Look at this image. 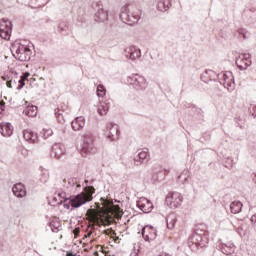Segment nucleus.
I'll use <instances>...</instances> for the list:
<instances>
[{
  "label": "nucleus",
  "mask_w": 256,
  "mask_h": 256,
  "mask_svg": "<svg viewBox=\"0 0 256 256\" xmlns=\"http://www.w3.org/2000/svg\"><path fill=\"white\" fill-rule=\"evenodd\" d=\"M86 215H88L91 219H95V210L93 209L87 210Z\"/></svg>",
  "instance_id": "a19ab883"
},
{
  "label": "nucleus",
  "mask_w": 256,
  "mask_h": 256,
  "mask_svg": "<svg viewBox=\"0 0 256 256\" xmlns=\"http://www.w3.org/2000/svg\"><path fill=\"white\" fill-rule=\"evenodd\" d=\"M41 135L43 139H48V137H51V135H53V130L51 128L43 129Z\"/></svg>",
  "instance_id": "e433bc0d"
},
{
  "label": "nucleus",
  "mask_w": 256,
  "mask_h": 256,
  "mask_svg": "<svg viewBox=\"0 0 256 256\" xmlns=\"http://www.w3.org/2000/svg\"><path fill=\"white\" fill-rule=\"evenodd\" d=\"M166 223H167V229H170V230L175 229V225L177 223V215L174 213L169 214L166 217Z\"/></svg>",
  "instance_id": "a878e982"
},
{
  "label": "nucleus",
  "mask_w": 256,
  "mask_h": 256,
  "mask_svg": "<svg viewBox=\"0 0 256 256\" xmlns=\"http://www.w3.org/2000/svg\"><path fill=\"white\" fill-rule=\"evenodd\" d=\"M252 179L256 183V174H254V177Z\"/></svg>",
  "instance_id": "8fccbe9b"
},
{
  "label": "nucleus",
  "mask_w": 256,
  "mask_h": 256,
  "mask_svg": "<svg viewBox=\"0 0 256 256\" xmlns=\"http://www.w3.org/2000/svg\"><path fill=\"white\" fill-rule=\"evenodd\" d=\"M93 193H95V188H90L86 192H81L75 196L66 198L65 192H62L58 194V197L60 198L59 203H65V209H69V207H71V210L73 211V209H79V207H83V205L89 203V201H93Z\"/></svg>",
  "instance_id": "f257e3e1"
},
{
  "label": "nucleus",
  "mask_w": 256,
  "mask_h": 256,
  "mask_svg": "<svg viewBox=\"0 0 256 256\" xmlns=\"http://www.w3.org/2000/svg\"><path fill=\"white\" fill-rule=\"evenodd\" d=\"M217 79L220 85H223L228 91H233L235 89V78L232 72H221L217 74Z\"/></svg>",
  "instance_id": "423d86ee"
},
{
  "label": "nucleus",
  "mask_w": 256,
  "mask_h": 256,
  "mask_svg": "<svg viewBox=\"0 0 256 256\" xmlns=\"http://www.w3.org/2000/svg\"><path fill=\"white\" fill-rule=\"evenodd\" d=\"M142 237L144 241H155V239H157V229L150 225L144 226L142 229Z\"/></svg>",
  "instance_id": "f8f14e48"
},
{
  "label": "nucleus",
  "mask_w": 256,
  "mask_h": 256,
  "mask_svg": "<svg viewBox=\"0 0 256 256\" xmlns=\"http://www.w3.org/2000/svg\"><path fill=\"white\" fill-rule=\"evenodd\" d=\"M230 161H231V163H234V164H235V162H233V159H230Z\"/></svg>",
  "instance_id": "3c124183"
},
{
  "label": "nucleus",
  "mask_w": 256,
  "mask_h": 256,
  "mask_svg": "<svg viewBox=\"0 0 256 256\" xmlns=\"http://www.w3.org/2000/svg\"><path fill=\"white\" fill-rule=\"evenodd\" d=\"M12 193L18 199H23V197L27 195V190L25 189V185H23V183H17L12 187Z\"/></svg>",
  "instance_id": "2eb2a0df"
},
{
  "label": "nucleus",
  "mask_w": 256,
  "mask_h": 256,
  "mask_svg": "<svg viewBox=\"0 0 256 256\" xmlns=\"http://www.w3.org/2000/svg\"><path fill=\"white\" fill-rule=\"evenodd\" d=\"M181 203H183V195L179 192H170L166 196V205L170 207V209L181 207Z\"/></svg>",
  "instance_id": "6e6552de"
},
{
  "label": "nucleus",
  "mask_w": 256,
  "mask_h": 256,
  "mask_svg": "<svg viewBox=\"0 0 256 256\" xmlns=\"http://www.w3.org/2000/svg\"><path fill=\"white\" fill-rule=\"evenodd\" d=\"M235 37H238V39H247V30L245 28H239Z\"/></svg>",
  "instance_id": "2f4dec72"
},
{
  "label": "nucleus",
  "mask_w": 256,
  "mask_h": 256,
  "mask_svg": "<svg viewBox=\"0 0 256 256\" xmlns=\"http://www.w3.org/2000/svg\"><path fill=\"white\" fill-rule=\"evenodd\" d=\"M110 105H109V102L108 103H101V105L98 107V113L99 115H106L108 112H109V109H110Z\"/></svg>",
  "instance_id": "cd10ccee"
},
{
  "label": "nucleus",
  "mask_w": 256,
  "mask_h": 256,
  "mask_svg": "<svg viewBox=\"0 0 256 256\" xmlns=\"http://www.w3.org/2000/svg\"><path fill=\"white\" fill-rule=\"evenodd\" d=\"M66 256H75V255L73 253H71V252H67Z\"/></svg>",
  "instance_id": "49530a36"
},
{
  "label": "nucleus",
  "mask_w": 256,
  "mask_h": 256,
  "mask_svg": "<svg viewBox=\"0 0 256 256\" xmlns=\"http://www.w3.org/2000/svg\"><path fill=\"white\" fill-rule=\"evenodd\" d=\"M92 9L96 11L94 19L97 21V23H105V21H107L109 15L103 9V4H101V2L94 1L92 3Z\"/></svg>",
  "instance_id": "1a4fd4ad"
},
{
  "label": "nucleus",
  "mask_w": 256,
  "mask_h": 256,
  "mask_svg": "<svg viewBox=\"0 0 256 256\" xmlns=\"http://www.w3.org/2000/svg\"><path fill=\"white\" fill-rule=\"evenodd\" d=\"M170 7H171V0H159L157 3V9L162 13H165V11H168Z\"/></svg>",
  "instance_id": "393cba45"
},
{
  "label": "nucleus",
  "mask_w": 256,
  "mask_h": 256,
  "mask_svg": "<svg viewBox=\"0 0 256 256\" xmlns=\"http://www.w3.org/2000/svg\"><path fill=\"white\" fill-rule=\"evenodd\" d=\"M134 161H135V163H139V158L138 157H134Z\"/></svg>",
  "instance_id": "de8ad7c7"
},
{
  "label": "nucleus",
  "mask_w": 256,
  "mask_h": 256,
  "mask_svg": "<svg viewBox=\"0 0 256 256\" xmlns=\"http://www.w3.org/2000/svg\"><path fill=\"white\" fill-rule=\"evenodd\" d=\"M41 171H42V173H41L42 177L40 178V181L42 183H47V181L49 179V171L46 169H42Z\"/></svg>",
  "instance_id": "c9c22d12"
},
{
  "label": "nucleus",
  "mask_w": 256,
  "mask_h": 256,
  "mask_svg": "<svg viewBox=\"0 0 256 256\" xmlns=\"http://www.w3.org/2000/svg\"><path fill=\"white\" fill-rule=\"evenodd\" d=\"M105 93H107V90L105 89V86L102 84L97 86V95L99 97H105Z\"/></svg>",
  "instance_id": "f704fd0d"
},
{
  "label": "nucleus",
  "mask_w": 256,
  "mask_h": 256,
  "mask_svg": "<svg viewBox=\"0 0 256 256\" xmlns=\"http://www.w3.org/2000/svg\"><path fill=\"white\" fill-rule=\"evenodd\" d=\"M123 165H125V167H131L129 164H127V162H123Z\"/></svg>",
  "instance_id": "09e8293b"
},
{
  "label": "nucleus",
  "mask_w": 256,
  "mask_h": 256,
  "mask_svg": "<svg viewBox=\"0 0 256 256\" xmlns=\"http://www.w3.org/2000/svg\"><path fill=\"white\" fill-rule=\"evenodd\" d=\"M11 31H13V24L9 19L3 18L0 20V37L5 41L11 39Z\"/></svg>",
  "instance_id": "9d476101"
},
{
  "label": "nucleus",
  "mask_w": 256,
  "mask_h": 256,
  "mask_svg": "<svg viewBox=\"0 0 256 256\" xmlns=\"http://www.w3.org/2000/svg\"><path fill=\"white\" fill-rule=\"evenodd\" d=\"M235 63L240 71L247 70L248 67H251V54H241L236 58Z\"/></svg>",
  "instance_id": "9b49d317"
},
{
  "label": "nucleus",
  "mask_w": 256,
  "mask_h": 256,
  "mask_svg": "<svg viewBox=\"0 0 256 256\" xmlns=\"http://www.w3.org/2000/svg\"><path fill=\"white\" fill-rule=\"evenodd\" d=\"M64 186L70 191H77V189H80L81 184L77 182V178H68L64 179Z\"/></svg>",
  "instance_id": "a211bd4d"
},
{
  "label": "nucleus",
  "mask_w": 256,
  "mask_h": 256,
  "mask_svg": "<svg viewBox=\"0 0 256 256\" xmlns=\"http://www.w3.org/2000/svg\"><path fill=\"white\" fill-rule=\"evenodd\" d=\"M220 251L224 255H233L235 253V245L233 243L221 244Z\"/></svg>",
  "instance_id": "5701e85b"
},
{
  "label": "nucleus",
  "mask_w": 256,
  "mask_h": 256,
  "mask_svg": "<svg viewBox=\"0 0 256 256\" xmlns=\"http://www.w3.org/2000/svg\"><path fill=\"white\" fill-rule=\"evenodd\" d=\"M252 117H256V106H253L252 109L249 110Z\"/></svg>",
  "instance_id": "37998d69"
},
{
  "label": "nucleus",
  "mask_w": 256,
  "mask_h": 256,
  "mask_svg": "<svg viewBox=\"0 0 256 256\" xmlns=\"http://www.w3.org/2000/svg\"><path fill=\"white\" fill-rule=\"evenodd\" d=\"M241 209H243V203L241 201H233L230 203V211L234 215H237V213H241Z\"/></svg>",
  "instance_id": "bb28decb"
},
{
  "label": "nucleus",
  "mask_w": 256,
  "mask_h": 256,
  "mask_svg": "<svg viewBox=\"0 0 256 256\" xmlns=\"http://www.w3.org/2000/svg\"><path fill=\"white\" fill-rule=\"evenodd\" d=\"M23 115L29 118L33 117V105L29 104L26 106V108L23 110Z\"/></svg>",
  "instance_id": "72a5a7b5"
},
{
  "label": "nucleus",
  "mask_w": 256,
  "mask_h": 256,
  "mask_svg": "<svg viewBox=\"0 0 256 256\" xmlns=\"http://www.w3.org/2000/svg\"><path fill=\"white\" fill-rule=\"evenodd\" d=\"M50 228L53 233H57L59 231V224L55 225V223H50Z\"/></svg>",
  "instance_id": "ea45409f"
},
{
  "label": "nucleus",
  "mask_w": 256,
  "mask_h": 256,
  "mask_svg": "<svg viewBox=\"0 0 256 256\" xmlns=\"http://www.w3.org/2000/svg\"><path fill=\"white\" fill-rule=\"evenodd\" d=\"M127 82L129 85H132L136 91H145V89H147V80L145 77L139 74H133L132 76H129Z\"/></svg>",
  "instance_id": "0eeeda50"
},
{
  "label": "nucleus",
  "mask_w": 256,
  "mask_h": 256,
  "mask_svg": "<svg viewBox=\"0 0 256 256\" xmlns=\"http://www.w3.org/2000/svg\"><path fill=\"white\" fill-rule=\"evenodd\" d=\"M19 61H31V49H27L26 53L18 57Z\"/></svg>",
  "instance_id": "473e14b6"
},
{
  "label": "nucleus",
  "mask_w": 256,
  "mask_h": 256,
  "mask_svg": "<svg viewBox=\"0 0 256 256\" xmlns=\"http://www.w3.org/2000/svg\"><path fill=\"white\" fill-rule=\"evenodd\" d=\"M66 256H75V255L73 253H71V252H67Z\"/></svg>",
  "instance_id": "a18cd8bd"
},
{
  "label": "nucleus",
  "mask_w": 256,
  "mask_h": 256,
  "mask_svg": "<svg viewBox=\"0 0 256 256\" xmlns=\"http://www.w3.org/2000/svg\"><path fill=\"white\" fill-rule=\"evenodd\" d=\"M34 107V109H37V106H33Z\"/></svg>",
  "instance_id": "603ef678"
},
{
  "label": "nucleus",
  "mask_w": 256,
  "mask_h": 256,
  "mask_svg": "<svg viewBox=\"0 0 256 256\" xmlns=\"http://www.w3.org/2000/svg\"><path fill=\"white\" fill-rule=\"evenodd\" d=\"M0 133L3 137H11V135H13V126L11 125V123H1Z\"/></svg>",
  "instance_id": "f3484780"
},
{
  "label": "nucleus",
  "mask_w": 256,
  "mask_h": 256,
  "mask_svg": "<svg viewBox=\"0 0 256 256\" xmlns=\"http://www.w3.org/2000/svg\"><path fill=\"white\" fill-rule=\"evenodd\" d=\"M71 125L73 131H81V129L85 127V117H77L74 121H72Z\"/></svg>",
  "instance_id": "aec40b11"
},
{
  "label": "nucleus",
  "mask_w": 256,
  "mask_h": 256,
  "mask_svg": "<svg viewBox=\"0 0 256 256\" xmlns=\"http://www.w3.org/2000/svg\"><path fill=\"white\" fill-rule=\"evenodd\" d=\"M33 143H35V140H33Z\"/></svg>",
  "instance_id": "864d4df0"
},
{
  "label": "nucleus",
  "mask_w": 256,
  "mask_h": 256,
  "mask_svg": "<svg viewBox=\"0 0 256 256\" xmlns=\"http://www.w3.org/2000/svg\"><path fill=\"white\" fill-rule=\"evenodd\" d=\"M95 137L91 133H86L82 137L80 153L83 157H87L90 153H95Z\"/></svg>",
  "instance_id": "39448f33"
},
{
  "label": "nucleus",
  "mask_w": 256,
  "mask_h": 256,
  "mask_svg": "<svg viewBox=\"0 0 256 256\" xmlns=\"http://www.w3.org/2000/svg\"><path fill=\"white\" fill-rule=\"evenodd\" d=\"M215 75V73L213 72V70H206L204 73H202L201 75V80L204 83H209V81H211V79L209 77Z\"/></svg>",
  "instance_id": "c85d7f7f"
},
{
  "label": "nucleus",
  "mask_w": 256,
  "mask_h": 256,
  "mask_svg": "<svg viewBox=\"0 0 256 256\" xmlns=\"http://www.w3.org/2000/svg\"><path fill=\"white\" fill-rule=\"evenodd\" d=\"M124 55L126 59L135 61V59H139V57H141V49L135 46H130L124 50Z\"/></svg>",
  "instance_id": "ddd939ff"
},
{
  "label": "nucleus",
  "mask_w": 256,
  "mask_h": 256,
  "mask_svg": "<svg viewBox=\"0 0 256 256\" xmlns=\"http://www.w3.org/2000/svg\"><path fill=\"white\" fill-rule=\"evenodd\" d=\"M23 137H24L25 141H27L28 143H33V131L24 130Z\"/></svg>",
  "instance_id": "7c9ffc66"
},
{
  "label": "nucleus",
  "mask_w": 256,
  "mask_h": 256,
  "mask_svg": "<svg viewBox=\"0 0 256 256\" xmlns=\"http://www.w3.org/2000/svg\"><path fill=\"white\" fill-rule=\"evenodd\" d=\"M62 155H65V145L54 144L52 146L51 157H55V159H61Z\"/></svg>",
  "instance_id": "dca6fc26"
},
{
  "label": "nucleus",
  "mask_w": 256,
  "mask_h": 256,
  "mask_svg": "<svg viewBox=\"0 0 256 256\" xmlns=\"http://www.w3.org/2000/svg\"><path fill=\"white\" fill-rule=\"evenodd\" d=\"M3 111H5V102L0 101V114L3 113Z\"/></svg>",
  "instance_id": "79ce46f5"
},
{
  "label": "nucleus",
  "mask_w": 256,
  "mask_h": 256,
  "mask_svg": "<svg viewBox=\"0 0 256 256\" xmlns=\"http://www.w3.org/2000/svg\"><path fill=\"white\" fill-rule=\"evenodd\" d=\"M107 137L110 141H117L119 139V125L109 124L107 129Z\"/></svg>",
  "instance_id": "4468645a"
},
{
  "label": "nucleus",
  "mask_w": 256,
  "mask_h": 256,
  "mask_svg": "<svg viewBox=\"0 0 256 256\" xmlns=\"http://www.w3.org/2000/svg\"><path fill=\"white\" fill-rule=\"evenodd\" d=\"M209 243V236L203 230H196L188 240L190 249H203Z\"/></svg>",
  "instance_id": "20e7f679"
},
{
  "label": "nucleus",
  "mask_w": 256,
  "mask_h": 256,
  "mask_svg": "<svg viewBox=\"0 0 256 256\" xmlns=\"http://www.w3.org/2000/svg\"><path fill=\"white\" fill-rule=\"evenodd\" d=\"M144 201L145 203L138 202L137 207H139V209L143 211V213H151V211L153 210V203H151L148 199H145Z\"/></svg>",
  "instance_id": "4be33fe9"
},
{
  "label": "nucleus",
  "mask_w": 256,
  "mask_h": 256,
  "mask_svg": "<svg viewBox=\"0 0 256 256\" xmlns=\"http://www.w3.org/2000/svg\"><path fill=\"white\" fill-rule=\"evenodd\" d=\"M188 171L184 170L179 176H178V181L179 183L185 184L188 183L189 181V174H187Z\"/></svg>",
  "instance_id": "c756f323"
},
{
  "label": "nucleus",
  "mask_w": 256,
  "mask_h": 256,
  "mask_svg": "<svg viewBox=\"0 0 256 256\" xmlns=\"http://www.w3.org/2000/svg\"><path fill=\"white\" fill-rule=\"evenodd\" d=\"M120 19L126 25H135L141 19V10L131 4H127L121 8Z\"/></svg>",
  "instance_id": "f03ea898"
},
{
  "label": "nucleus",
  "mask_w": 256,
  "mask_h": 256,
  "mask_svg": "<svg viewBox=\"0 0 256 256\" xmlns=\"http://www.w3.org/2000/svg\"><path fill=\"white\" fill-rule=\"evenodd\" d=\"M165 179V172L162 170H157V168L152 171V183H157V181H163Z\"/></svg>",
  "instance_id": "b1692460"
},
{
  "label": "nucleus",
  "mask_w": 256,
  "mask_h": 256,
  "mask_svg": "<svg viewBox=\"0 0 256 256\" xmlns=\"http://www.w3.org/2000/svg\"><path fill=\"white\" fill-rule=\"evenodd\" d=\"M27 49H29V46L18 44L12 47V52L14 51L16 59H19L26 53Z\"/></svg>",
  "instance_id": "412c9836"
},
{
  "label": "nucleus",
  "mask_w": 256,
  "mask_h": 256,
  "mask_svg": "<svg viewBox=\"0 0 256 256\" xmlns=\"http://www.w3.org/2000/svg\"><path fill=\"white\" fill-rule=\"evenodd\" d=\"M28 77H29V73L25 72L20 76V79H19V73L11 69L9 72H6L4 76H2V80L6 81V86L9 89H13V83L14 85H17V81L19 83V85L17 86V89H23V87H25V81H27Z\"/></svg>",
  "instance_id": "7ed1b4c3"
},
{
  "label": "nucleus",
  "mask_w": 256,
  "mask_h": 256,
  "mask_svg": "<svg viewBox=\"0 0 256 256\" xmlns=\"http://www.w3.org/2000/svg\"><path fill=\"white\" fill-rule=\"evenodd\" d=\"M59 33H67L69 31V26L65 23H61L58 27Z\"/></svg>",
  "instance_id": "4c0bfd02"
},
{
  "label": "nucleus",
  "mask_w": 256,
  "mask_h": 256,
  "mask_svg": "<svg viewBox=\"0 0 256 256\" xmlns=\"http://www.w3.org/2000/svg\"><path fill=\"white\" fill-rule=\"evenodd\" d=\"M149 158V152L147 151H141L138 153V159H140L141 161H145V159Z\"/></svg>",
  "instance_id": "58836bf2"
},
{
  "label": "nucleus",
  "mask_w": 256,
  "mask_h": 256,
  "mask_svg": "<svg viewBox=\"0 0 256 256\" xmlns=\"http://www.w3.org/2000/svg\"><path fill=\"white\" fill-rule=\"evenodd\" d=\"M251 222L256 225V214L251 217Z\"/></svg>",
  "instance_id": "c03bdc74"
},
{
  "label": "nucleus",
  "mask_w": 256,
  "mask_h": 256,
  "mask_svg": "<svg viewBox=\"0 0 256 256\" xmlns=\"http://www.w3.org/2000/svg\"><path fill=\"white\" fill-rule=\"evenodd\" d=\"M100 201L102 202L103 207L108 211H113V209H115L116 213H121V207H119V205L113 204V201L105 200V198H101Z\"/></svg>",
  "instance_id": "6ab92c4d"
}]
</instances>
